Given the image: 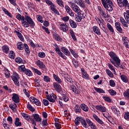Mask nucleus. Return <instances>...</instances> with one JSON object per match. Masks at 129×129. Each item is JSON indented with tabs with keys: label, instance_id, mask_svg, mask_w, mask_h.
<instances>
[{
	"label": "nucleus",
	"instance_id": "nucleus-1",
	"mask_svg": "<svg viewBox=\"0 0 129 129\" xmlns=\"http://www.w3.org/2000/svg\"><path fill=\"white\" fill-rule=\"evenodd\" d=\"M16 18L18 20V21H21L22 25L25 28H29V26L30 27H34L35 23L31 18V17L28 16H25V17L24 16H22L21 14H18L16 16Z\"/></svg>",
	"mask_w": 129,
	"mask_h": 129
},
{
	"label": "nucleus",
	"instance_id": "nucleus-2",
	"mask_svg": "<svg viewBox=\"0 0 129 129\" xmlns=\"http://www.w3.org/2000/svg\"><path fill=\"white\" fill-rule=\"evenodd\" d=\"M81 123L84 127H85V128H88L89 126H91V128L93 129L96 128V125H95V124L88 118H87L85 120L84 118L82 117V119H81Z\"/></svg>",
	"mask_w": 129,
	"mask_h": 129
},
{
	"label": "nucleus",
	"instance_id": "nucleus-3",
	"mask_svg": "<svg viewBox=\"0 0 129 129\" xmlns=\"http://www.w3.org/2000/svg\"><path fill=\"white\" fill-rule=\"evenodd\" d=\"M109 54V56L112 60H112L111 59H110L111 63H112L114 66H115V67H118V66L120 65V59H119L115 53L112 51L110 52ZM113 61L115 62H113Z\"/></svg>",
	"mask_w": 129,
	"mask_h": 129
},
{
	"label": "nucleus",
	"instance_id": "nucleus-4",
	"mask_svg": "<svg viewBox=\"0 0 129 129\" xmlns=\"http://www.w3.org/2000/svg\"><path fill=\"white\" fill-rule=\"evenodd\" d=\"M11 78L14 81L15 84L17 86H20V83L19 82V75L18 74L14 73L13 76H11Z\"/></svg>",
	"mask_w": 129,
	"mask_h": 129
},
{
	"label": "nucleus",
	"instance_id": "nucleus-5",
	"mask_svg": "<svg viewBox=\"0 0 129 129\" xmlns=\"http://www.w3.org/2000/svg\"><path fill=\"white\" fill-rule=\"evenodd\" d=\"M72 9L74 11H75L76 14H78L81 12V10H80L79 7L74 3L72 4Z\"/></svg>",
	"mask_w": 129,
	"mask_h": 129
},
{
	"label": "nucleus",
	"instance_id": "nucleus-6",
	"mask_svg": "<svg viewBox=\"0 0 129 129\" xmlns=\"http://www.w3.org/2000/svg\"><path fill=\"white\" fill-rule=\"evenodd\" d=\"M95 108L97 110H99V111H101V112H105L106 111V108L101 105H96Z\"/></svg>",
	"mask_w": 129,
	"mask_h": 129
},
{
	"label": "nucleus",
	"instance_id": "nucleus-7",
	"mask_svg": "<svg viewBox=\"0 0 129 129\" xmlns=\"http://www.w3.org/2000/svg\"><path fill=\"white\" fill-rule=\"evenodd\" d=\"M53 86L57 92L60 93L62 91V87L58 83H53Z\"/></svg>",
	"mask_w": 129,
	"mask_h": 129
},
{
	"label": "nucleus",
	"instance_id": "nucleus-8",
	"mask_svg": "<svg viewBox=\"0 0 129 129\" xmlns=\"http://www.w3.org/2000/svg\"><path fill=\"white\" fill-rule=\"evenodd\" d=\"M12 98V100H13V101L15 102V103H19V102H20V97H19L18 94L16 93H13Z\"/></svg>",
	"mask_w": 129,
	"mask_h": 129
},
{
	"label": "nucleus",
	"instance_id": "nucleus-9",
	"mask_svg": "<svg viewBox=\"0 0 129 129\" xmlns=\"http://www.w3.org/2000/svg\"><path fill=\"white\" fill-rule=\"evenodd\" d=\"M75 3L78 5V6H79V7H81V8H82L83 9L85 8V3H84V2L82 0H78V1H74Z\"/></svg>",
	"mask_w": 129,
	"mask_h": 129
},
{
	"label": "nucleus",
	"instance_id": "nucleus-10",
	"mask_svg": "<svg viewBox=\"0 0 129 129\" xmlns=\"http://www.w3.org/2000/svg\"><path fill=\"white\" fill-rule=\"evenodd\" d=\"M32 117H33V119L34 120H36V121L40 122L41 120H42V118L40 117V115L38 114H33L32 115Z\"/></svg>",
	"mask_w": 129,
	"mask_h": 129
},
{
	"label": "nucleus",
	"instance_id": "nucleus-11",
	"mask_svg": "<svg viewBox=\"0 0 129 129\" xmlns=\"http://www.w3.org/2000/svg\"><path fill=\"white\" fill-rule=\"evenodd\" d=\"M36 64L37 65V66H38V67H39L40 69H42V70L45 69V67H46L45 64L39 60L36 61Z\"/></svg>",
	"mask_w": 129,
	"mask_h": 129
},
{
	"label": "nucleus",
	"instance_id": "nucleus-12",
	"mask_svg": "<svg viewBox=\"0 0 129 129\" xmlns=\"http://www.w3.org/2000/svg\"><path fill=\"white\" fill-rule=\"evenodd\" d=\"M93 31L94 33H95L96 35H98V36H100L101 35V33L100 32V30L98 28V27L95 26L93 27Z\"/></svg>",
	"mask_w": 129,
	"mask_h": 129
},
{
	"label": "nucleus",
	"instance_id": "nucleus-13",
	"mask_svg": "<svg viewBox=\"0 0 129 129\" xmlns=\"http://www.w3.org/2000/svg\"><path fill=\"white\" fill-rule=\"evenodd\" d=\"M15 62L18 64H26L27 61L25 60H23L21 57H18L15 59Z\"/></svg>",
	"mask_w": 129,
	"mask_h": 129
},
{
	"label": "nucleus",
	"instance_id": "nucleus-14",
	"mask_svg": "<svg viewBox=\"0 0 129 129\" xmlns=\"http://www.w3.org/2000/svg\"><path fill=\"white\" fill-rule=\"evenodd\" d=\"M115 26L117 31H118V32H119V33H122V28H121V27H120V23L118 22H116L115 23Z\"/></svg>",
	"mask_w": 129,
	"mask_h": 129
},
{
	"label": "nucleus",
	"instance_id": "nucleus-15",
	"mask_svg": "<svg viewBox=\"0 0 129 129\" xmlns=\"http://www.w3.org/2000/svg\"><path fill=\"white\" fill-rule=\"evenodd\" d=\"M50 10L54 12V14H56L58 16L60 15L59 13V12H58V10L56 9V7H55V5L54 4H53L52 5H50Z\"/></svg>",
	"mask_w": 129,
	"mask_h": 129
},
{
	"label": "nucleus",
	"instance_id": "nucleus-16",
	"mask_svg": "<svg viewBox=\"0 0 129 129\" xmlns=\"http://www.w3.org/2000/svg\"><path fill=\"white\" fill-rule=\"evenodd\" d=\"M65 9L66 10L67 13L69 14L71 17H73L74 16V14L72 12V10L70 9V7L68 6H66L65 7Z\"/></svg>",
	"mask_w": 129,
	"mask_h": 129
},
{
	"label": "nucleus",
	"instance_id": "nucleus-17",
	"mask_svg": "<svg viewBox=\"0 0 129 129\" xmlns=\"http://www.w3.org/2000/svg\"><path fill=\"white\" fill-rule=\"evenodd\" d=\"M60 29L61 31L66 32L68 31V26L66 25V23H63L60 24Z\"/></svg>",
	"mask_w": 129,
	"mask_h": 129
},
{
	"label": "nucleus",
	"instance_id": "nucleus-18",
	"mask_svg": "<svg viewBox=\"0 0 129 129\" xmlns=\"http://www.w3.org/2000/svg\"><path fill=\"white\" fill-rule=\"evenodd\" d=\"M113 6V4H107L106 6H104V8L108 11V12H112L113 9L112 7Z\"/></svg>",
	"mask_w": 129,
	"mask_h": 129
},
{
	"label": "nucleus",
	"instance_id": "nucleus-19",
	"mask_svg": "<svg viewBox=\"0 0 129 129\" xmlns=\"http://www.w3.org/2000/svg\"><path fill=\"white\" fill-rule=\"evenodd\" d=\"M93 116L94 119H95V120H96L97 122H98V123H100V124H102V125L103 124H104L103 121H102V120H101V119H100V118H99L97 115H96V114H94Z\"/></svg>",
	"mask_w": 129,
	"mask_h": 129
},
{
	"label": "nucleus",
	"instance_id": "nucleus-20",
	"mask_svg": "<svg viewBox=\"0 0 129 129\" xmlns=\"http://www.w3.org/2000/svg\"><path fill=\"white\" fill-rule=\"evenodd\" d=\"M69 23L71 25V27L73 29H75L77 27V24L73 20L70 19L69 20Z\"/></svg>",
	"mask_w": 129,
	"mask_h": 129
},
{
	"label": "nucleus",
	"instance_id": "nucleus-21",
	"mask_svg": "<svg viewBox=\"0 0 129 129\" xmlns=\"http://www.w3.org/2000/svg\"><path fill=\"white\" fill-rule=\"evenodd\" d=\"M22 116L26 120H28V121H31V117L28 114H27L26 113H22Z\"/></svg>",
	"mask_w": 129,
	"mask_h": 129
},
{
	"label": "nucleus",
	"instance_id": "nucleus-22",
	"mask_svg": "<svg viewBox=\"0 0 129 129\" xmlns=\"http://www.w3.org/2000/svg\"><path fill=\"white\" fill-rule=\"evenodd\" d=\"M81 119H82V117H77L75 120L76 125H79L80 122H81Z\"/></svg>",
	"mask_w": 129,
	"mask_h": 129
},
{
	"label": "nucleus",
	"instance_id": "nucleus-23",
	"mask_svg": "<svg viewBox=\"0 0 129 129\" xmlns=\"http://www.w3.org/2000/svg\"><path fill=\"white\" fill-rule=\"evenodd\" d=\"M61 50H62V52H63V53H64L65 55H67L68 56L70 55V52H69V50H68V49H67V48H66V47H62L61 48Z\"/></svg>",
	"mask_w": 129,
	"mask_h": 129
},
{
	"label": "nucleus",
	"instance_id": "nucleus-24",
	"mask_svg": "<svg viewBox=\"0 0 129 129\" xmlns=\"http://www.w3.org/2000/svg\"><path fill=\"white\" fill-rule=\"evenodd\" d=\"M71 90H72V91L74 92V93H76V94H79L80 91L78 90H77V89H76V87L75 86H71Z\"/></svg>",
	"mask_w": 129,
	"mask_h": 129
},
{
	"label": "nucleus",
	"instance_id": "nucleus-25",
	"mask_svg": "<svg viewBox=\"0 0 129 129\" xmlns=\"http://www.w3.org/2000/svg\"><path fill=\"white\" fill-rule=\"evenodd\" d=\"M2 50L4 53H6V54H8V53H9V51H10V48H9V46L7 45H4L2 47Z\"/></svg>",
	"mask_w": 129,
	"mask_h": 129
},
{
	"label": "nucleus",
	"instance_id": "nucleus-26",
	"mask_svg": "<svg viewBox=\"0 0 129 129\" xmlns=\"http://www.w3.org/2000/svg\"><path fill=\"white\" fill-rule=\"evenodd\" d=\"M53 78L55 79V81H56V82H57L58 83H59V84H61V83H62V80L59 79L58 76L53 74Z\"/></svg>",
	"mask_w": 129,
	"mask_h": 129
},
{
	"label": "nucleus",
	"instance_id": "nucleus-27",
	"mask_svg": "<svg viewBox=\"0 0 129 129\" xmlns=\"http://www.w3.org/2000/svg\"><path fill=\"white\" fill-rule=\"evenodd\" d=\"M127 0H123V2H122L121 4H120V8H126L127 6Z\"/></svg>",
	"mask_w": 129,
	"mask_h": 129
},
{
	"label": "nucleus",
	"instance_id": "nucleus-28",
	"mask_svg": "<svg viewBox=\"0 0 129 129\" xmlns=\"http://www.w3.org/2000/svg\"><path fill=\"white\" fill-rule=\"evenodd\" d=\"M17 49L20 50H24V44H23V43L22 42L17 43Z\"/></svg>",
	"mask_w": 129,
	"mask_h": 129
},
{
	"label": "nucleus",
	"instance_id": "nucleus-29",
	"mask_svg": "<svg viewBox=\"0 0 129 129\" xmlns=\"http://www.w3.org/2000/svg\"><path fill=\"white\" fill-rule=\"evenodd\" d=\"M128 41L127 37L124 36L122 37V41L123 44L126 46V48H128V44H127Z\"/></svg>",
	"mask_w": 129,
	"mask_h": 129
},
{
	"label": "nucleus",
	"instance_id": "nucleus-30",
	"mask_svg": "<svg viewBox=\"0 0 129 129\" xmlns=\"http://www.w3.org/2000/svg\"><path fill=\"white\" fill-rule=\"evenodd\" d=\"M15 124L16 126H22V122H20V118H16L15 121Z\"/></svg>",
	"mask_w": 129,
	"mask_h": 129
},
{
	"label": "nucleus",
	"instance_id": "nucleus-31",
	"mask_svg": "<svg viewBox=\"0 0 129 129\" xmlns=\"http://www.w3.org/2000/svg\"><path fill=\"white\" fill-rule=\"evenodd\" d=\"M120 78L123 82H125V83H127V82H128V79H127V78L125 75H121Z\"/></svg>",
	"mask_w": 129,
	"mask_h": 129
},
{
	"label": "nucleus",
	"instance_id": "nucleus-32",
	"mask_svg": "<svg viewBox=\"0 0 129 129\" xmlns=\"http://www.w3.org/2000/svg\"><path fill=\"white\" fill-rule=\"evenodd\" d=\"M82 71L83 78H84L85 79H88L89 76L88 75V74H87L86 72H84V69H82Z\"/></svg>",
	"mask_w": 129,
	"mask_h": 129
},
{
	"label": "nucleus",
	"instance_id": "nucleus-33",
	"mask_svg": "<svg viewBox=\"0 0 129 129\" xmlns=\"http://www.w3.org/2000/svg\"><path fill=\"white\" fill-rule=\"evenodd\" d=\"M94 89L98 93H105V92L102 89L94 87Z\"/></svg>",
	"mask_w": 129,
	"mask_h": 129
},
{
	"label": "nucleus",
	"instance_id": "nucleus-34",
	"mask_svg": "<svg viewBox=\"0 0 129 129\" xmlns=\"http://www.w3.org/2000/svg\"><path fill=\"white\" fill-rule=\"evenodd\" d=\"M81 107L83 110H84V111H88V107H87V106L85 104H82L81 105Z\"/></svg>",
	"mask_w": 129,
	"mask_h": 129
},
{
	"label": "nucleus",
	"instance_id": "nucleus-35",
	"mask_svg": "<svg viewBox=\"0 0 129 129\" xmlns=\"http://www.w3.org/2000/svg\"><path fill=\"white\" fill-rule=\"evenodd\" d=\"M24 49L25 50L26 53L27 54H30V49H29V46L27 44H24Z\"/></svg>",
	"mask_w": 129,
	"mask_h": 129
},
{
	"label": "nucleus",
	"instance_id": "nucleus-36",
	"mask_svg": "<svg viewBox=\"0 0 129 129\" xmlns=\"http://www.w3.org/2000/svg\"><path fill=\"white\" fill-rule=\"evenodd\" d=\"M16 106H17V104H16L15 103L14 104L11 103L9 105L10 108H11L12 110H13V111H16Z\"/></svg>",
	"mask_w": 129,
	"mask_h": 129
},
{
	"label": "nucleus",
	"instance_id": "nucleus-37",
	"mask_svg": "<svg viewBox=\"0 0 129 129\" xmlns=\"http://www.w3.org/2000/svg\"><path fill=\"white\" fill-rule=\"evenodd\" d=\"M24 73L26 75H27V76H32V75H33V73H32V72L29 69H26Z\"/></svg>",
	"mask_w": 129,
	"mask_h": 129
},
{
	"label": "nucleus",
	"instance_id": "nucleus-38",
	"mask_svg": "<svg viewBox=\"0 0 129 129\" xmlns=\"http://www.w3.org/2000/svg\"><path fill=\"white\" fill-rule=\"evenodd\" d=\"M70 34H71L72 38H73V40L74 41H76L77 38H76V36H75V34L74 33V31L73 30H70Z\"/></svg>",
	"mask_w": 129,
	"mask_h": 129
},
{
	"label": "nucleus",
	"instance_id": "nucleus-39",
	"mask_svg": "<svg viewBox=\"0 0 129 129\" xmlns=\"http://www.w3.org/2000/svg\"><path fill=\"white\" fill-rule=\"evenodd\" d=\"M53 38L55 39L56 41H61V38L59 36V35L57 34H53Z\"/></svg>",
	"mask_w": 129,
	"mask_h": 129
},
{
	"label": "nucleus",
	"instance_id": "nucleus-40",
	"mask_svg": "<svg viewBox=\"0 0 129 129\" xmlns=\"http://www.w3.org/2000/svg\"><path fill=\"white\" fill-rule=\"evenodd\" d=\"M107 27L109 31H110V32H111V33H113L114 32V30H113L112 26H111V25L109 23H108L107 24Z\"/></svg>",
	"mask_w": 129,
	"mask_h": 129
},
{
	"label": "nucleus",
	"instance_id": "nucleus-41",
	"mask_svg": "<svg viewBox=\"0 0 129 129\" xmlns=\"http://www.w3.org/2000/svg\"><path fill=\"white\" fill-rule=\"evenodd\" d=\"M27 69H26L25 66L22 65L19 67V70L21 71V72H25Z\"/></svg>",
	"mask_w": 129,
	"mask_h": 129
},
{
	"label": "nucleus",
	"instance_id": "nucleus-42",
	"mask_svg": "<svg viewBox=\"0 0 129 129\" xmlns=\"http://www.w3.org/2000/svg\"><path fill=\"white\" fill-rule=\"evenodd\" d=\"M75 112H81V108L78 105H76L75 107Z\"/></svg>",
	"mask_w": 129,
	"mask_h": 129
},
{
	"label": "nucleus",
	"instance_id": "nucleus-43",
	"mask_svg": "<svg viewBox=\"0 0 129 129\" xmlns=\"http://www.w3.org/2000/svg\"><path fill=\"white\" fill-rule=\"evenodd\" d=\"M47 99H48L50 102H55V99L53 98L52 96L47 95Z\"/></svg>",
	"mask_w": 129,
	"mask_h": 129
},
{
	"label": "nucleus",
	"instance_id": "nucleus-44",
	"mask_svg": "<svg viewBox=\"0 0 129 129\" xmlns=\"http://www.w3.org/2000/svg\"><path fill=\"white\" fill-rule=\"evenodd\" d=\"M57 4L62 8H64V4H63V1L62 0H56Z\"/></svg>",
	"mask_w": 129,
	"mask_h": 129
},
{
	"label": "nucleus",
	"instance_id": "nucleus-45",
	"mask_svg": "<svg viewBox=\"0 0 129 129\" xmlns=\"http://www.w3.org/2000/svg\"><path fill=\"white\" fill-rule=\"evenodd\" d=\"M32 70L35 72V73H36L38 75H42V73L39 71L38 69H36L34 68H32Z\"/></svg>",
	"mask_w": 129,
	"mask_h": 129
},
{
	"label": "nucleus",
	"instance_id": "nucleus-46",
	"mask_svg": "<svg viewBox=\"0 0 129 129\" xmlns=\"http://www.w3.org/2000/svg\"><path fill=\"white\" fill-rule=\"evenodd\" d=\"M9 56L12 59H15V52L13 51H11L9 53Z\"/></svg>",
	"mask_w": 129,
	"mask_h": 129
},
{
	"label": "nucleus",
	"instance_id": "nucleus-47",
	"mask_svg": "<svg viewBox=\"0 0 129 129\" xmlns=\"http://www.w3.org/2000/svg\"><path fill=\"white\" fill-rule=\"evenodd\" d=\"M103 99H104L105 101H107V102H111V99H110V98H109V97H107V96H103Z\"/></svg>",
	"mask_w": 129,
	"mask_h": 129
},
{
	"label": "nucleus",
	"instance_id": "nucleus-48",
	"mask_svg": "<svg viewBox=\"0 0 129 129\" xmlns=\"http://www.w3.org/2000/svg\"><path fill=\"white\" fill-rule=\"evenodd\" d=\"M72 62L74 64V66L76 68H77V67H78L79 66L78 61H77V60H76L75 59H73Z\"/></svg>",
	"mask_w": 129,
	"mask_h": 129
},
{
	"label": "nucleus",
	"instance_id": "nucleus-49",
	"mask_svg": "<svg viewBox=\"0 0 129 129\" xmlns=\"http://www.w3.org/2000/svg\"><path fill=\"white\" fill-rule=\"evenodd\" d=\"M107 74L109 76V77H113V74L111 72V71L109 70H106Z\"/></svg>",
	"mask_w": 129,
	"mask_h": 129
},
{
	"label": "nucleus",
	"instance_id": "nucleus-50",
	"mask_svg": "<svg viewBox=\"0 0 129 129\" xmlns=\"http://www.w3.org/2000/svg\"><path fill=\"white\" fill-rule=\"evenodd\" d=\"M33 103H35L36 105H38V106H40V105H41V103L40 102V101H39V100L36 98H35L34 101H33Z\"/></svg>",
	"mask_w": 129,
	"mask_h": 129
},
{
	"label": "nucleus",
	"instance_id": "nucleus-51",
	"mask_svg": "<svg viewBox=\"0 0 129 129\" xmlns=\"http://www.w3.org/2000/svg\"><path fill=\"white\" fill-rule=\"evenodd\" d=\"M27 108H28V109L30 110V111H35V109L34 108V107H32V105H31V104H28Z\"/></svg>",
	"mask_w": 129,
	"mask_h": 129
},
{
	"label": "nucleus",
	"instance_id": "nucleus-52",
	"mask_svg": "<svg viewBox=\"0 0 129 129\" xmlns=\"http://www.w3.org/2000/svg\"><path fill=\"white\" fill-rule=\"evenodd\" d=\"M54 125L56 129H60L62 127L61 126V123L60 122H56L54 123Z\"/></svg>",
	"mask_w": 129,
	"mask_h": 129
},
{
	"label": "nucleus",
	"instance_id": "nucleus-53",
	"mask_svg": "<svg viewBox=\"0 0 129 129\" xmlns=\"http://www.w3.org/2000/svg\"><path fill=\"white\" fill-rule=\"evenodd\" d=\"M109 93L111 95H113V96L116 95V92H115V91L112 89L109 90Z\"/></svg>",
	"mask_w": 129,
	"mask_h": 129
},
{
	"label": "nucleus",
	"instance_id": "nucleus-54",
	"mask_svg": "<svg viewBox=\"0 0 129 129\" xmlns=\"http://www.w3.org/2000/svg\"><path fill=\"white\" fill-rule=\"evenodd\" d=\"M43 103L45 106H48L49 105V101L47 99H43Z\"/></svg>",
	"mask_w": 129,
	"mask_h": 129
},
{
	"label": "nucleus",
	"instance_id": "nucleus-55",
	"mask_svg": "<svg viewBox=\"0 0 129 129\" xmlns=\"http://www.w3.org/2000/svg\"><path fill=\"white\" fill-rule=\"evenodd\" d=\"M62 99H63L65 102H67V101L69 100V98H68V97L65 94L62 95Z\"/></svg>",
	"mask_w": 129,
	"mask_h": 129
},
{
	"label": "nucleus",
	"instance_id": "nucleus-56",
	"mask_svg": "<svg viewBox=\"0 0 129 129\" xmlns=\"http://www.w3.org/2000/svg\"><path fill=\"white\" fill-rule=\"evenodd\" d=\"M38 56L40 58H44V57L46 56V54H45V52H39L38 53Z\"/></svg>",
	"mask_w": 129,
	"mask_h": 129
},
{
	"label": "nucleus",
	"instance_id": "nucleus-57",
	"mask_svg": "<svg viewBox=\"0 0 129 129\" xmlns=\"http://www.w3.org/2000/svg\"><path fill=\"white\" fill-rule=\"evenodd\" d=\"M23 92H24L25 95H26L27 97H30V92L26 89H24L23 90Z\"/></svg>",
	"mask_w": 129,
	"mask_h": 129
},
{
	"label": "nucleus",
	"instance_id": "nucleus-58",
	"mask_svg": "<svg viewBox=\"0 0 129 129\" xmlns=\"http://www.w3.org/2000/svg\"><path fill=\"white\" fill-rule=\"evenodd\" d=\"M100 14L103 17V18H107V15H106V14H105V11L104 10H103L102 12H100Z\"/></svg>",
	"mask_w": 129,
	"mask_h": 129
},
{
	"label": "nucleus",
	"instance_id": "nucleus-59",
	"mask_svg": "<svg viewBox=\"0 0 129 129\" xmlns=\"http://www.w3.org/2000/svg\"><path fill=\"white\" fill-rule=\"evenodd\" d=\"M55 50L56 51V53L58 54V55H62V53L60 51V48L58 47H56L55 48Z\"/></svg>",
	"mask_w": 129,
	"mask_h": 129
},
{
	"label": "nucleus",
	"instance_id": "nucleus-60",
	"mask_svg": "<svg viewBox=\"0 0 129 129\" xmlns=\"http://www.w3.org/2000/svg\"><path fill=\"white\" fill-rule=\"evenodd\" d=\"M109 84L112 87H114L115 86V83H114V81L111 80L109 81Z\"/></svg>",
	"mask_w": 129,
	"mask_h": 129
},
{
	"label": "nucleus",
	"instance_id": "nucleus-61",
	"mask_svg": "<svg viewBox=\"0 0 129 129\" xmlns=\"http://www.w3.org/2000/svg\"><path fill=\"white\" fill-rule=\"evenodd\" d=\"M61 20H62V21H63L65 22H68V21H69V17L66 16V17H62L61 18Z\"/></svg>",
	"mask_w": 129,
	"mask_h": 129
},
{
	"label": "nucleus",
	"instance_id": "nucleus-62",
	"mask_svg": "<svg viewBox=\"0 0 129 129\" xmlns=\"http://www.w3.org/2000/svg\"><path fill=\"white\" fill-rule=\"evenodd\" d=\"M44 80L45 81V82H49L50 81V78L47 76H44Z\"/></svg>",
	"mask_w": 129,
	"mask_h": 129
},
{
	"label": "nucleus",
	"instance_id": "nucleus-63",
	"mask_svg": "<svg viewBox=\"0 0 129 129\" xmlns=\"http://www.w3.org/2000/svg\"><path fill=\"white\" fill-rule=\"evenodd\" d=\"M124 117L125 119H129V113L127 112L125 113L124 115Z\"/></svg>",
	"mask_w": 129,
	"mask_h": 129
},
{
	"label": "nucleus",
	"instance_id": "nucleus-64",
	"mask_svg": "<svg viewBox=\"0 0 129 129\" xmlns=\"http://www.w3.org/2000/svg\"><path fill=\"white\" fill-rule=\"evenodd\" d=\"M123 95L124 97H129V89H128L127 92L123 93Z\"/></svg>",
	"mask_w": 129,
	"mask_h": 129
}]
</instances>
